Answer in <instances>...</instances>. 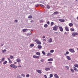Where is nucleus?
<instances>
[{
  "instance_id": "obj_1",
  "label": "nucleus",
  "mask_w": 78,
  "mask_h": 78,
  "mask_svg": "<svg viewBox=\"0 0 78 78\" xmlns=\"http://www.w3.org/2000/svg\"><path fill=\"white\" fill-rule=\"evenodd\" d=\"M58 26L56 25H55V26L53 27V30L54 31H57L58 30Z\"/></svg>"
},
{
  "instance_id": "obj_2",
  "label": "nucleus",
  "mask_w": 78,
  "mask_h": 78,
  "mask_svg": "<svg viewBox=\"0 0 78 78\" xmlns=\"http://www.w3.org/2000/svg\"><path fill=\"white\" fill-rule=\"evenodd\" d=\"M10 67H12L13 68H14V69H16L17 68V66H16V65L14 64H12L10 65Z\"/></svg>"
},
{
  "instance_id": "obj_3",
  "label": "nucleus",
  "mask_w": 78,
  "mask_h": 78,
  "mask_svg": "<svg viewBox=\"0 0 78 78\" xmlns=\"http://www.w3.org/2000/svg\"><path fill=\"white\" fill-rule=\"evenodd\" d=\"M69 51H70V52L71 53H75V51L73 49H69Z\"/></svg>"
},
{
  "instance_id": "obj_4",
  "label": "nucleus",
  "mask_w": 78,
  "mask_h": 78,
  "mask_svg": "<svg viewBox=\"0 0 78 78\" xmlns=\"http://www.w3.org/2000/svg\"><path fill=\"white\" fill-rule=\"evenodd\" d=\"M78 34L77 33H72V36H73V37H75L76 35H78Z\"/></svg>"
},
{
  "instance_id": "obj_5",
  "label": "nucleus",
  "mask_w": 78,
  "mask_h": 78,
  "mask_svg": "<svg viewBox=\"0 0 78 78\" xmlns=\"http://www.w3.org/2000/svg\"><path fill=\"white\" fill-rule=\"evenodd\" d=\"M36 71L38 73H40V74H41L42 73V71H41V70H36Z\"/></svg>"
},
{
  "instance_id": "obj_6",
  "label": "nucleus",
  "mask_w": 78,
  "mask_h": 78,
  "mask_svg": "<svg viewBox=\"0 0 78 78\" xmlns=\"http://www.w3.org/2000/svg\"><path fill=\"white\" fill-rule=\"evenodd\" d=\"M47 56H52V54L50 52H48L47 54Z\"/></svg>"
},
{
  "instance_id": "obj_7",
  "label": "nucleus",
  "mask_w": 78,
  "mask_h": 78,
  "mask_svg": "<svg viewBox=\"0 0 78 78\" xmlns=\"http://www.w3.org/2000/svg\"><path fill=\"white\" fill-rule=\"evenodd\" d=\"M33 58H37L38 59H39V56H36V55H34L33 56Z\"/></svg>"
},
{
  "instance_id": "obj_8",
  "label": "nucleus",
  "mask_w": 78,
  "mask_h": 78,
  "mask_svg": "<svg viewBox=\"0 0 78 78\" xmlns=\"http://www.w3.org/2000/svg\"><path fill=\"white\" fill-rule=\"evenodd\" d=\"M59 20L60 21V22H65L64 20L62 19H59Z\"/></svg>"
},
{
  "instance_id": "obj_9",
  "label": "nucleus",
  "mask_w": 78,
  "mask_h": 78,
  "mask_svg": "<svg viewBox=\"0 0 78 78\" xmlns=\"http://www.w3.org/2000/svg\"><path fill=\"white\" fill-rule=\"evenodd\" d=\"M59 30L60 31H63V28H62V27H59Z\"/></svg>"
},
{
  "instance_id": "obj_10",
  "label": "nucleus",
  "mask_w": 78,
  "mask_h": 78,
  "mask_svg": "<svg viewBox=\"0 0 78 78\" xmlns=\"http://www.w3.org/2000/svg\"><path fill=\"white\" fill-rule=\"evenodd\" d=\"M66 58L67 59H68V60H71V58H70V56H67Z\"/></svg>"
},
{
  "instance_id": "obj_11",
  "label": "nucleus",
  "mask_w": 78,
  "mask_h": 78,
  "mask_svg": "<svg viewBox=\"0 0 78 78\" xmlns=\"http://www.w3.org/2000/svg\"><path fill=\"white\" fill-rule=\"evenodd\" d=\"M54 76L56 78H59V76H58L57 74H55L54 75Z\"/></svg>"
},
{
  "instance_id": "obj_12",
  "label": "nucleus",
  "mask_w": 78,
  "mask_h": 78,
  "mask_svg": "<svg viewBox=\"0 0 78 78\" xmlns=\"http://www.w3.org/2000/svg\"><path fill=\"white\" fill-rule=\"evenodd\" d=\"M16 61L17 62H20L21 61V60H20V59L19 58H18L16 59Z\"/></svg>"
},
{
  "instance_id": "obj_13",
  "label": "nucleus",
  "mask_w": 78,
  "mask_h": 78,
  "mask_svg": "<svg viewBox=\"0 0 78 78\" xmlns=\"http://www.w3.org/2000/svg\"><path fill=\"white\" fill-rule=\"evenodd\" d=\"M48 42L49 43H51V42H52V39H51V38H50L48 40Z\"/></svg>"
},
{
  "instance_id": "obj_14",
  "label": "nucleus",
  "mask_w": 78,
  "mask_h": 78,
  "mask_svg": "<svg viewBox=\"0 0 78 78\" xmlns=\"http://www.w3.org/2000/svg\"><path fill=\"white\" fill-rule=\"evenodd\" d=\"M36 55H38V56H40L41 55V53L39 52H37L36 53Z\"/></svg>"
},
{
  "instance_id": "obj_15",
  "label": "nucleus",
  "mask_w": 78,
  "mask_h": 78,
  "mask_svg": "<svg viewBox=\"0 0 78 78\" xmlns=\"http://www.w3.org/2000/svg\"><path fill=\"white\" fill-rule=\"evenodd\" d=\"M65 30L66 31H69V28H68V27H65Z\"/></svg>"
},
{
  "instance_id": "obj_16",
  "label": "nucleus",
  "mask_w": 78,
  "mask_h": 78,
  "mask_svg": "<svg viewBox=\"0 0 78 78\" xmlns=\"http://www.w3.org/2000/svg\"><path fill=\"white\" fill-rule=\"evenodd\" d=\"M45 70L46 71H48V70H50V69L49 68H46L45 69Z\"/></svg>"
},
{
  "instance_id": "obj_17",
  "label": "nucleus",
  "mask_w": 78,
  "mask_h": 78,
  "mask_svg": "<svg viewBox=\"0 0 78 78\" xmlns=\"http://www.w3.org/2000/svg\"><path fill=\"white\" fill-rule=\"evenodd\" d=\"M58 12H55L52 15H55V14H58Z\"/></svg>"
},
{
  "instance_id": "obj_18",
  "label": "nucleus",
  "mask_w": 78,
  "mask_h": 78,
  "mask_svg": "<svg viewBox=\"0 0 78 78\" xmlns=\"http://www.w3.org/2000/svg\"><path fill=\"white\" fill-rule=\"evenodd\" d=\"M37 44L38 45H41V42L40 41H37Z\"/></svg>"
},
{
  "instance_id": "obj_19",
  "label": "nucleus",
  "mask_w": 78,
  "mask_h": 78,
  "mask_svg": "<svg viewBox=\"0 0 78 78\" xmlns=\"http://www.w3.org/2000/svg\"><path fill=\"white\" fill-rule=\"evenodd\" d=\"M48 61H53V58H50L48 60Z\"/></svg>"
},
{
  "instance_id": "obj_20",
  "label": "nucleus",
  "mask_w": 78,
  "mask_h": 78,
  "mask_svg": "<svg viewBox=\"0 0 78 78\" xmlns=\"http://www.w3.org/2000/svg\"><path fill=\"white\" fill-rule=\"evenodd\" d=\"M37 47L38 48H42V46L41 45H38L37 46Z\"/></svg>"
},
{
  "instance_id": "obj_21",
  "label": "nucleus",
  "mask_w": 78,
  "mask_h": 78,
  "mask_svg": "<svg viewBox=\"0 0 78 78\" xmlns=\"http://www.w3.org/2000/svg\"><path fill=\"white\" fill-rule=\"evenodd\" d=\"M6 51V50L4 49V50H2V53H5V51Z\"/></svg>"
},
{
  "instance_id": "obj_22",
  "label": "nucleus",
  "mask_w": 78,
  "mask_h": 78,
  "mask_svg": "<svg viewBox=\"0 0 78 78\" xmlns=\"http://www.w3.org/2000/svg\"><path fill=\"white\" fill-rule=\"evenodd\" d=\"M27 29H24L23 30V32H26L27 31Z\"/></svg>"
},
{
  "instance_id": "obj_23",
  "label": "nucleus",
  "mask_w": 78,
  "mask_h": 78,
  "mask_svg": "<svg viewBox=\"0 0 78 78\" xmlns=\"http://www.w3.org/2000/svg\"><path fill=\"white\" fill-rule=\"evenodd\" d=\"M69 25L70 27H71L72 26H73V24L72 23H69Z\"/></svg>"
},
{
  "instance_id": "obj_24",
  "label": "nucleus",
  "mask_w": 78,
  "mask_h": 78,
  "mask_svg": "<svg viewBox=\"0 0 78 78\" xmlns=\"http://www.w3.org/2000/svg\"><path fill=\"white\" fill-rule=\"evenodd\" d=\"M32 18H33V17L31 15L29 16L28 17V18L29 19H32Z\"/></svg>"
},
{
  "instance_id": "obj_25",
  "label": "nucleus",
  "mask_w": 78,
  "mask_h": 78,
  "mask_svg": "<svg viewBox=\"0 0 78 78\" xmlns=\"http://www.w3.org/2000/svg\"><path fill=\"white\" fill-rule=\"evenodd\" d=\"M6 63H7V61H5L3 63V64H4V65H5Z\"/></svg>"
},
{
  "instance_id": "obj_26",
  "label": "nucleus",
  "mask_w": 78,
  "mask_h": 78,
  "mask_svg": "<svg viewBox=\"0 0 78 78\" xmlns=\"http://www.w3.org/2000/svg\"><path fill=\"white\" fill-rule=\"evenodd\" d=\"M47 7L48 9H50V7L49 6V5H47Z\"/></svg>"
},
{
  "instance_id": "obj_27",
  "label": "nucleus",
  "mask_w": 78,
  "mask_h": 78,
  "mask_svg": "<svg viewBox=\"0 0 78 78\" xmlns=\"http://www.w3.org/2000/svg\"><path fill=\"white\" fill-rule=\"evenodd\" d=\"M73 69L75 71H76L77 70V69L75 67H73Z\"/></svg>"
},
{
  "instance_id": "obj_28",
  "label": "nucleus",
  "mask_w": 78,
  "mask_h": 78,
  "mask_svg": "<svg viewBox=\"0 0 78 78\" xmlns=\"http://www.w3.org/2000/svg\"><path fill=\"white\" fill-rule=\"evenodd\" d=\"M70 70L72 73H74V70H73V69H71Z\"/></svg>"
},
{
  "instance_id": "obj_29",
  "label": "nucleus",
  "mask_w": 78,
  "mask_h": 78,
  "mask_svg": "<svg viewBox=\"0 0 78 78\" xmlns=\"http://www.w3.org/2000/svg\"><path fill=\"white\" fill-rule=\"evenodd\" d=\"M74 66L75 67H78V64H76L74 65Z\"/></svg>"
},
{
  "instance_id": "obj_30",
  "label": "nucleus",
  "mask_w": 78,
  "mask_h": 78,
  "mask_svg": "<svg viewBox=\"0 0 78 78\" xmlns=\"http://www.w3.org/2000/svg\"><path fill=\"white\" fill-rule=\"evenodd\" d=\"M40 61H41V62H44V60L43 59H41L40 60Z\"/></svg>"
},
{
  "instance_id": "obj_31",
  "label": "nucleus",
  "mask_w": 78,
  "mask_h": 78,
  "mask_svg": "<svg viewBox=\"0 0 78 78\" xmlns=\"http://www.w3.org/2000/svg\"><path fill=\"white\" fill-rule=\"evenodd\" d=\"M9 58H11V59H13V58H14V56L11 55Z\"/></svg>"
},
{
  "instance_id": "obj_32",
  "label": "nucleus",
  "mask_w": 78,
  "mask_h": 78,
  "mask_svg": "<svg viewBox=\"0 0 78 78\" xmlns=\"http://www.w3.org/2000/svg\"><path fill=\"white\" fill-rule=\"evenodd\" d=\"M54 24V23L53 22H51V26H52L53 25V24Z\"/></svg>"
},
{
  "instance_id": "obj_33",
  "label": "nucleus",
  "mask_w": 78,
  "mask_h": 78,
  "mask_svg": "<svg viewBox=\"0 0 78 78\" xmlns=\"http://www.w3.org/2000/svg\"><path fill=\"white\" fill-rule=\"evenodd\" d=\"M50 52L51 53H53L54 52V50H52L50 51Z\"/></svg>"
},
{
  "instance_id": "obj_34",
  "label": "nucleus",
  "mask_w": 78,
  "mask_h": 78,
  "mask_svg": "<svg viewBox=\"0 0 78 78\" xmlns=\"http://www.w3.org/2000/svg\"><path fill=\"white\" fill-rule=\"evenodd\" d=\"M48 27V25L47 24H45L44 25V27H45V28H47Z\"/></svg>"
},
{
  "instance_id": "obj_35",
  "label": "nucleus",
  "mask_w": 78,
  "mask_h": 78,
  "mask_svg": "<svg viewBox=\"0 0 78 78\" xmlns=\"http://www.w3.org/2000/svg\"><path fill=\"white\" fill-rule=\"evenodd\" d=\"M30 47H34V44H31L30 45Z\"/></svg>"
},
{
  "instance_id": "obj_36",
  "label": "nucleus",
  "mask_w": 78,
  "mask_h": 78,
  "mask_svg": "<svg viewBox=\"0 0 78 78\" xmlns=\"http://www.w3.org/2000/svg\"><path fill=\"white\" fill-rule=\"evenodd\" d=\"M42 53H43V55H45V53L44 51H42Z\"/></svg>"
},
{
  "instance_id": "obj_37",
  "label": "nucleus",
  "mask_w": 78,
  "mask_h": 78,
  "mask_svg": "<svg viewBox=\"0 0 78 78\" xmlns=\"http://www.w3.org/2000/svg\"><path fill=\"white\" fill-rule=\"evenodd\" d=\"M70 30H71L72 31H74V29H73L72 28L70 29Z\"/></svg>"
},
{
  "instance_id": "obj_38",
  "label": "nucleus",
  "mask_w": 78,
  "mask_h": 78,
  "mask_svg": "<svg viewBox=\"0 0 78 78\" xmlns=\"http://www.w3.org/2000/svg\"><path fill=\"white\" fill-rule=\"evenodd\" d=\"M27 35H29V36H30V35H31V33H28L27 34Z\"/></svg>"
},
{
  "instance_id": "obj_39",
  "label": "nucleus",
  "mask_w": 78,
  "mask_h": 78,
  "mask_svg": "<svg viewBox=\"0 0 78 78\" xmlns=\"http://www.w3.org/2000/svg\"><path fill=\"white\" fill-rule=\"evenodd\" d=\"M53 74H50V77H53Z\"/></svg>"
},
{
  "instance_id": "obj_40",
  "label": "nucleus",
  "mask_w": 78,
  "mask_h": 78,
  "mask_svg": "<svg viewBox=\"0 0 78 78\" xmlns=\"http://www.w3.org/2000/svg\"><path fill=\"white\" fill-rule=\"evenodd\" d=\"M35 42H37H37H38V41H39V40L38 39H36L35 40Z\"/></svg>"
},
{
  "instance_id": "obj_41",
  "label": "nucleus",
  "mask_w": 78,
  "mask_h": 78,
  "mask_svg": "<svg viewBox=\"0 0 78 78\" xmlns=\"http://www.w3.org/2000/svg\"><path fill=\"white\" fill-rule=\"evenodd\" d=\"M30 76V75L29 74H27L26 75V77H27V78H29V77Z\"/></svg>"
},
{
  "instance_id": "obj_42",
  "label": "nucleus",
  "mask_w": 78,
  "mask_h": 78,
  "mask_svg": "<svg viewBox=\"0 0 78 78\" xmlns=\"http://www.w3.org/2000/svg\"><path fill=\"white\" fill-rule=\"evenodd\" d=\"M4 45V43H2V44L1 45V47H3V45Z\"/></svg>"
},
{
  "instance_id": "obj_43",
  "label": "nucleus",
  "mask_w": 78,
  "mask_h": 78,
  "mask_svg": "<svg viewBox=\"0 0 78 78\" xmlns=\"http://www.w3.org/2000/svg\"><path fill=\"white\" fill-rule=\"evenodd\" d=\"M9 63H10V64H11V63H12V61L11 60H9Z\"/></svg>"
},
{
  "instance_id": "obj_44",
  "label": "nucleus",
  "mask_w": 78,
  "mask_h": 78,
  "mask_svg": "<svg viewBox=\"0 0 78 78\" xmlns=\"http://www.w3.org/2000/svg\"><path fill=\"white\" fill-rule=\"evenodd\" d=\"M40 6H41V7H44V5L42 4H40Z\"/></svg>"
},
{
  "instance_id": "obj_45",
  "label": "nucleus",
  "mask_w": 78,
  "mask_h": 78,
  "mask_svg": "<svg viewBox=\"0 0 78 78\" xmlns=\"http://www.w3.org/2000/svg\"><path fill=\"white\" fill-rule=\"evenodd\" d=\"M5 60V58H3L1 60L2 61H3Z\"/></svg>"
},
{
  "instance_id": "obj_46",
  "label": "nucleus",
  "mask_w": 78,
  "mask_h": 78,
  "mask_svg": "<svg viewBox=\"0 0 78 78\" xmlns=\"http://www.w3.org/2000/svg\"><path fill=\"white\" fill-rule=\"evenodd\" d=\"M39 6V4H37V5H35V6H36V7H37Z\"/></svg>"
},
{
  "instance_id": "obj_47",
  "label": "nucleus",
  "mask_w": 78,
  "mask_h": 78,
  "mask_svg": "<svg viewBox=\"0 0 78 78\" xmlns=\"http://www.w3.org/2000/svg\"><path fill=\"white\" fill-rule=\"evenodd\" d=\"M44 78H47V75H44Z\"/></svg>"
},
{
  "instance_id": "obj_48",
  "label": "nucleus",
  "mask_w": 78,
  "mask_h": 78,
  "mask_svg": "<svg viewBox=\"0 0 78 78\" xmlns=\"http://www.w3.org/2000/svg\"><path fill=\"white\" fill-rule=\"evenodd\" d=\"M66 54L68 55V54H69V51H67L66 52Z\"/></svg>"
},
{
  "instance_id": "obj_49",
  "label": "nucleus",
  "mask_w": 78,
  "mask_h": 78,
  "mask_svg": "<svg viewBox=\"0 0 78 78\" xmlns=\"http://www.w3.org/2000/svg\"><path fill=\"white\" fill-rule=\"evenodd\" d=\"M66 67L67 68L68 70H69V67L68 66H66Z\"/></svg>"
},
{
  "instance_id": "obj_50",
  "label": "nucleus",
  "mask_w": 78,
  "mask_h": 78,
  "mask_svg": "<svg viewBox=\"0 0 78 78\" xmlns=\"http://www.w3.org/2000/svg\"><path fill=\"white\" fill-rule=\"evenodd\" d=\"M66 67L67 68L68 70H69V67L68 66H66Z\"/></svg>"
},
{
  "instance_id": "obj_51",
  "label": "nucleus",
  "mask_w": 78,
  "mask_h": 78,
  "mask_svg": "<svg viewBox=\"0 0 78 78\" xmlns=\"http://www.w3.org/2000/svg\"><path fill=\"white\" fill-rule=\"evenodd\" d=\"M43 41H46V39H43Z\"/></svg>"
},
{
  "instance_id": "obj_52",
  "label": "nucleus",
  "mask_w": 78,
  "mask_h": 78,
  "mask_svg": "<svg viewBox=\"0 0 78 78\" xmlns=\"http://www.w3.org/2000/svg\"><path fill=\"white\" fill-rule=\"evenodd\" d=\"M47 23L48 25H49V24H50V22L49 21H48Z\"/></svg>"
},
{
  "instance_id": "obj_53",
  "label": "nucleus",
  "mask_w": 78,
  "mask_h": 78,
  "mask_svg": "<svg viewBox=\"0 0 78 78\" xmlns=\"http://www.w3.org/2000/svg\"><path fill=\"white\" fill-rule=\"evenodd\" d=\"M15 21L17 23V22H18V20H15Z\"/></svg>"
},
{
  "instance_id": "obj_54",
  "label": "nucleus",
  "mask_w": 78,
  "mask_h": 78,
  "mask_svg": "<svg viewBox=\"0 0 78 78\" xmlns=\"http://www.w3.org/2000/svg\"><path fill=\"white\" fill-rule=\"evenodd\" d=\"M22 76L23 77H25V75H24V74H23V75H22Z\"/></svg>"
},
{
  "instance_id": "obj_55",
  "label": "nucleus",
  "mask_w": 78,
  "mask_h": 78,
  "mask_svg": "<svg viewBox=\"0 0 78 78\" xmlns=\"http://www.w3.org/2000/svg\"><path fill=\"white\" fill-rule=\"evenodd\" d=\"M45 37V36H43L42 38H43V39H44Z\"/></svg>"
},
{
  "instance_id": "obj_56",
  "label": "nucleus",
  "mask_w": 78,
  "mask_h": 78,
  "mask_svg": "<svg viewBox=\"0 0 78 78\" xmlns=\"http://www.w3.org/2000/svg\"><path fill=\"white\" fill-rule=\"evenodd\" d=\"M48 63H50V64H51L52 63V62H48Z\"/></svg>"
},
{
  "instance_id": "obj_57",
  "label": "nucleus",
  "mask_w": 78,
  "mask_h": 78,
  "mask_svg": "<svg viewBox=\"0 0 78 78\" xmlns=\"http://www.w3.org/2000/svg\"><path fill=\"white\" fill-rule=\"evenodd\" d=\"M64 55L65 56H67V54H66V53H65L64 54Z\"/></svg>"
},
{
  "instance_id": "obj_58",
  "label": "nucleus",
  "mask_w": 78,
  "mask_h": 78,
  "mask_svg": "<svg viewBox=\"0 0 78 78\" xmlns=\"http://www.w3.org/2000/svg\"><path fill=\"white\" fill-rule=\"evenodd\" d=\"M8 58V59L9 61L11 60L9 58Z\"/></svg>"
},
{
  "instance_id": "obj_59",
  "label": "nucleus",
  "mask_w": 78,
  "mask_h": 78,
  "mask_svg": "<svg viewBox=\"0 0 78 78\" xmlns=\"http://www.w3.org/2000/svg\"><path fill=\"white\" fill-rule=\"evenodd\" d=\"M2 61H0V64H2Z\"/></svg>"
},
{
  "instance_id": "obj_60",
  "label": "nucleus",
  "mask_w": 78,
  "mask_h": 78,
  "mask_svg": "<svg viewBox=\"0 0 78 78\" xmlns=\"http://www.w3.org/2000/svg\"><path fill=\"white\" fill-rule=\"evenodd\" d=\"M65 34H67V33L66 32H65Z\"/></svg>"
},
{
  "instance_id": "obj_61",
  "label": "nucleus",
  "mask_w": 78,
  "mask_h": 78,
  "mask_svg": "<svg viewBox=\"0 0 78 78\" xmlns=\"http://www.w3.org/2000/svg\"><path fill=\"white\" fill-rule=\"evenodd\" d=\"M76 19H77V20H78V16H77V17H76Z\"/></svg>"
},
{
  "instance_id": "obj_62",
  "label": "nucleus",
  "mask_w": 78,
  "mask_h": 78,
  "mask_svg": "<svg viewBox=\"0 0 78 78\" xmlns=\"http://www.w3.org/2000/svg\"><path fill=\"white\" fill-rule=\"evenodd\" d=\"M48 78H51V77H49Z\"/></svg>"
},
{
  "instance_id": "obj_63",
  "label": "nucleus",
  "mask_w": 78,
  "mask_h": 78,
  "mask_svg": "<svg viewBox=\"0 0 78 78\" xmlns=\"http://www.w3.org/2000/svg\"><path fill=\"white\" fill-rule=\"evenodd\" d=\"M55 33H56V34H57V33H58L57 32H55Z\"/></svg>"
},
{
  "instance_id": "obj_64",
  "label": "nucleus",
  "mask_w": 78,
  "mask_h": 78,
  "mask_svg": "<svg viewBox=\"0 0 78 78\" xmlns=\"http://www.w3.org/2000/svg\"><path fill=\"white\" fill-rule=\"evenodd\" d=\"M60 78H62V77H61Z\"/></svg>"
}]
</instances>
